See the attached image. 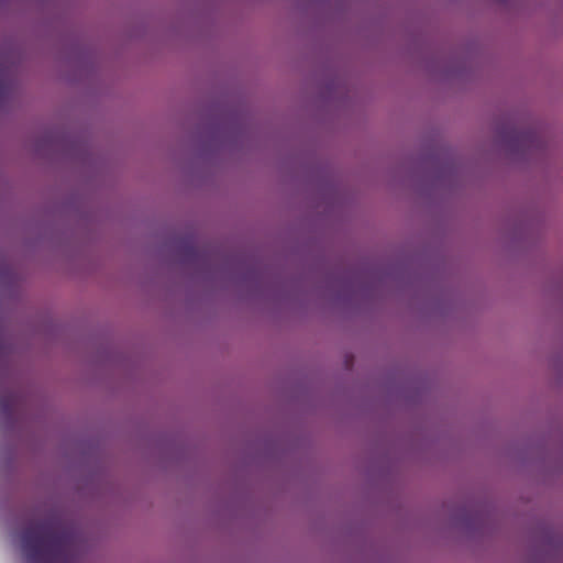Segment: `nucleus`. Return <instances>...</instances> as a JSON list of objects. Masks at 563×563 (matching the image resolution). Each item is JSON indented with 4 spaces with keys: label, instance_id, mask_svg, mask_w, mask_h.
Segmentation results:
<instances>
[{
    "label": "nucleus",
    "instance_id": "nucleus-3",
    "mask_svg": "<svg viewBox=\"0 0 563 563\" xmlns=\"http://www.w3.org/2000/svg\"><path fill=\"white\" fill-rule=\"evenodd\" d=\"M7 92V86L4 82L0 81V100L4 97Z\"/></svg>",
    "mask_w": 563,
    "mask_h": 563
},
{
    "label": "nucleus",
    "instance_id": "nucleus-2",
    "mask_svg": "<svg viewBox=\"0 0 563 563\" xmlns=\"http://www.w3.org/2000/svg\"><path fill=\"white\" fill-rule=\"evenodd\" d=\"M19 398L14 394H8L0 398V415L10 416L16 408Z\"/></svg>",
    "mask_w": 563,
    "mask_h": 563
},
{
    "label": "nucleus",
    "instance_id": "nucleus-1",
    "mask_svg": "<svg viewBox=\"0 0 563 563\" xmlns=\"http://www.w3.org/2000/svg\"><path fill=\"white\" fill-rule=\"evenodd\" d=\"M22 543L30 563H67L73 538L58 522L43 520L23 530Z\"/></svg>",
    "mask_w": 563,
    "mask_h": 563
}]
</instances>
